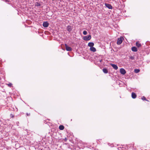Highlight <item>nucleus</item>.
<instances>
[{"mask_svg": "<svg viewBox=\"0 0 150 150\" xmlns=\"http://www.w3.org/2000/svg\"><path fill=\"white\" fill-rule=\"evenodd\" d=\"M120 72L121 74L124 75L125 74L126 71L125 69L123 68H121L120 69Z\"/></svg>", "mask_w": 150, "mask_h": 150, "instance_id": "423d86ee", "label": "nucleus"}, {"mask_svg": "<svg viewBox=\"0 0 150 150\" xmlns=\"http://www.w3.org/2000/svg\"><path fill=\"white\" fill-rule=\"evenodd\" d=\"M142 99L144 100H147L146 98L144 96H143L142 98Z\"/></svg>", "mask_w": 150, "mask_h": 150, "instance_id": "aec40b11", "label": "nucleus"}, {"mask_svg": "<svg viewBox=\"0 0 150 150\" xmlns=\"http://www.w3.org/2000/svg\"><path fill=\"white\" fill-rule=\"evenodd\" d=\"M91 38V36L90 35L85 36L83 37V39L86 41L89 40Z\"/></svg>", "mask_w": 150, "mask_h": 150, "instance_id": "f03ea898", "label": "nucleus"}, {"mask_svg": "<svg viewBox=\"0 0 150 150\" xmlns=\"http://www.w3.org/2000/svg\"><path fill=\"white\" fill-rule=\"evenodd\" d=\"M132 97L133 99L137 97V95L136 93L132 92Z\"/></svg>", "mask_w": 150, "mask_h": 150, "instance_id": "1a4fd4ad", "label": "nucleus"}, {"mask_svg": "<svg viewBox=\"0 0 150 150\" xmlns=\"http://www.w3.org/2000/svg\"><path fill=\"white\" fill-rule=\"evenodd\" d=\"M11 84H8V85H9V86H11Z\"/></svg>", "mask_w": 150, "mask_h": 150, "instance_id": "5701e85b", "label": "nucleus"}, {"mask_svg": "<svg viewBox=\"0 0 150 150\" xmlns=\"http://www.w3.org/2000/svg\"><path fill=\"white\" fill-rule=\"evenodd\" d=\"M35 6H41V4L37 2L35 3Z\"/></svg>", "mask_w": 150, "mask_h": 150, "instance_id": "f3484780", "label": "nucleus"}, {"mask_svg": "<svg viewBox=\"0 0 150 150\" xmlns=\"http://www.w3.org/2000/svg\"><path fill=\"white\" fill-rule=\"evenodd\" d=\"M102 59L100 60V62H102Z\"/></svg>", "mask_w": 150, "mask_h": 150, "instance_id": "4be33fe9", "label": "nucleus"}, {"mask_svg": "<svg viewBox=\"0 0 150 150\" xmlns=\"http://www.w3.org/2000/svg\"><path fill=\"white\" fill-rule=\"evenodd\" d=\"M73 28V26L70 25H68L67 26V29L69 32H71Z\"/></svg>", "mask_w": 150, "mask_h": 150, "instance_id": "7ed1b4c3", "label": "nucleus"}, {"mask_svg": "<svg viewBox=\"0 0 150 150\" xmlns=\"http://www.w3.org/2000/svg\"><path fill=\"white\" fill-rule=\"evenodd\" d=\"M129 58L132 60H134V56H129Z\"/></svg>", "mask_w": 150, "mask_h": 150, "instance_id": "dca6fc26", "label": "nucleus"}, {"mask_svg": "<svg viewBox=\"0 0 150 150\" xmlns=\"http://www.w3.org/2000/svg\"><path fill=\"white\" fill-rule=\"evenodd\" d=\"M90 50L91 51H92L93 52H95L96 51V49L93 47H90Z\"/></svg>", "mask_w": 150, "mask_h": 150, "instance_id": "f8f14e48", "label": "nucleus"}, {"mask_svg": "<svg viewBox=\"0 0 150 150\" xmlns=\"http://www.w3.org/2000/svg\"><path fill=\"white\" fill-rule=\"evenodd\" d=\"M59 129L61 130H63L64 129V127L62 125H60L59 127Z\"/></svg>", "mask_w": 150, "mask_h": 150, "instance_id": "2eb2a0df", "label": "nucleus"}, {"mask_svg": "<svg viewBox=\"0 0 150 150\" xmlns=\"http://www.w3.org/2000/svg\"><path fill=\"white\" fill-rule=\"evenodd\" d=\"M65 48L67 51H70L72 50V48L68 46L67 44H65Z\"/></svg>", "mask_w": 150, "mask_h": 150, "instance_id": "39448f33", "label": "nucleus"}, {"mask_svg": "<svg viewBox=\"0 0 150 150\" xmlns=\"http://www.w3.org/2000/svg\"><path fill=\"white\" fill-rule=\"evenodd\" d=\"M110 65L112 67L113 69H114L115 70H117L118 69V67L117 66V65L111 64H110Z\"/></svg>", "mask_w": 150, "mask_h": 150, "instance_id": "6e6552de", "label": "nucleus"}, {"mask_svg": "<svg viewBox=\"0 0 150 150\" xmlns=\"http://www.w3.org/2000/svg\"><path fill=\"white\" fill-rule=\"evenodd\" d=\"M83 34L84 35H86L87 34V32L86 31L84 30L83 32Z\"/></svg>", "mask_w": 150, "mask_h": 150, "instance_id": "6ab92c4d", "label": "nucleus"}, {"mask_svg": "<svg viewBox=\"0 0 150 150\" xmlns=\"http://www.w3.org/2000/svg\"><path fill=\"white\" fill-rule=\"evenodd\" d=\"M136 46L138 47H139L141 46V44L139 42H137L136 43Z\"/></svg>", "mask_w": 150, "mask_h": 150, "instance_id": "4468645a", "label": "nucleus"}, {"mask_svg": "<svg viewBox=\"0 0 150 150\" xmlns=\"http://www.w3.org/2000/svg\"><path fill=\"white\" fill-rule=\"evenodd\" d=\"M26 115L27 116H28L30 115V113L28 114V113H27Z\"/></svg>", "mask_w": 150, "mask_h": 150, "instance_id": "412c9836", "label": "nucleus"}, {"mask_svg": "<svg viewBox=\"0 0 150 150\" xmlns=\"http://www.w3.org/2000/svg\"><path fill=\"white\" fill-rule=\"evenodd\" d=\"M12 117H14V116L13 115H12Z\"/></svg>", "mask_w": 150, "mask_h": 150, "instance_id": "b1692460", "label": "nucleus"}, {"mask_svg": "<svg viewBox=\"0 0 150 150\" xmlns=\"http://www.w3.org/2000/svg\"><path fill=\"white\" fill-rule=\"evenodd\" d=\"M103 72L105 74H107L108 72V69L105 68L103 69Z\"/></svg>", "mask_w": 150, "mask_h": 150, "instance_id": "ddd939ff", "label": "nucleus"}, {"mask_svg": "<svg viewBox=\"0 0 150 150\" xmlns=\"http://www.w3.org/2000/svg\"><path fill=\"white\" fill-rule=\"evenodd\" d=\"M140 71V70L138 69H135L134 70V72L136 73H139Z\"/></svg>", "mask_w": 150, "mask_h": 150, "instance_id": "a211bd4d", "label": "nucleus"}, {"mask_svg": "<svg viewBox=\"0 0 150 150\" xmlns=\"http://www.w3.org/2000/svg\"><path fill=\"white\" fill-rule=\"evenodd\" d=\"M123 40H124V38L122 37H120V38H118L117 41V44L120 45L122 43Z\"/></svg>", "mask_w": 150, "mask_h": 150, "instance_id": "f257e3e1", "label": "nucleus"}, {"mask_svg": "<svg viewBox=\"0 0 150 150\" xmlns=\"http://www.w3.org/2000/svg\"><path fill=\"white\" fill-rule=\"evenodd\" d=\"M12 117H14V116L13 115H12Z\"/></svg>", "mask_w": 150, "mask_h": 150, "instance_id": "393cba45", "label": "nucleus"}, {"mask_svg": "<svg viewBox=\"0 0 150 150\" xmlns=\"http://www.w3.org/2000/svg\"><path fill=\"white\" fill-rule=\"evenodd\" d=\"M94 45V44L93 42H90L88 44V46L91 47H93Z\"/></svg>", "mask_w": 150, "mask_h": 150, "instance_id": "9d476101", "label": "nucleus"}, {"mask_svg": "<svg viewBox=\"0 0 150 150\" xmlns=\"http://www.w3.org/2000/svg\"><path fill=\"white\" fill-rule=\"evenodd\" d=\"M49 25V23L47 21L44 22L43 23V26L45 28L47 27Z\"/></svg>", "mask_w": 150, "mask_h": 150, "instance_id": "0eeeda50", "label": "nucleus"}, {"mask_svg": "<svg viewBox=\"0 0 150 150\" xmlns=\"http://www.w3.org/2000/svg\"><path fill=\"white\" fill-rule=\"evenodd\" d=\"M105 5L106 7L108 8L109 9H112V6L110 4L105 3Z\"/></svg>", "mask_w": 150, "mask_h": 150, "instance_id": "20e7f679", "label": "nucleus"}, {"mask_svg": "<svg viewBox=\"0 0 150 150\" xmlns=\"http://www.w3.org/2000/svg\"><path fill=\"white\" fill-rule=\"evenodd\" d=\"M132 50L133 52H136L137 51V48L135 47H133L132 48Z\"/></svg>", "mask_w": 150, "mask_h": 150, "instance_id": "9b49d317", "label": "nucleus"}]
</instances>
